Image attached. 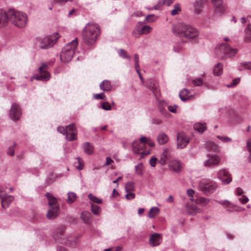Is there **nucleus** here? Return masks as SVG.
I'll return each instance as SVG.
<instances>
[{"instance_id":"nucleus-1","label":"nucleus","mask_w":251,"mask_h":251,"mask_svg":"<svg viewBox=\"0 0 251 251\" xmlns=\"http://www.w3.org/2000/svg\"><path fill=\"white\" fill-rule=\"evenodd\" d=\"M172 31L176 35L190 39H195L199 35V32L196 28L181 22L174 24Z\"/></svg>"},{"instance_id":"nucleus-2","label":"nucleus","mask_w":251,"mask_h":251,"mask_svg":"<svg viewBox=\"0 0 251 251\" xmlns=\"http://www.w3.org/2000/svg\"><path fill=\"white\" fill-rule=\"evenodd\" d=\"M100 34V26L94 23H90L84 27L82 36L83 42L89 46L94 44Z\"/></svg>"},{"instance_id":"nucleus-3","label":"nucleus","mask_w":251,"mask_h":251,"mask_svg":"<svg viewBox=\"0 0 251 251\" xmlns=\"http://www.w3.org/2000/svg\"><path fill=\"white\" fill-rule=\"evenodd\" d=\"M7 16L8 21L18 28H25L28 25V18L26 13L24 12L10 9L8 11Z\"/></svg>"},{"instance_id":"nucleus-4","label":"nucleus","mask_w":251,"mask_h":251,"mask_svg":"<svg viewBox=\"0 0 251 251\" xmlns=\"http://www.w3.org/2000/svg\"><path fill=\"white\" fill-rule=\"evenodd\" d=\"M146 144L149 145L150 147H153L155 144L154 142L149 137L145 136L141 137L140 140H135L132 143L133 152L135 154H140V158L143 157L144 155H148L151 153V150L145 151L144 148Z\"/></svg>"},{"instance_id":"nucleus-5","label":"nucleus","mask_w":251,"mask_h":251,"mask_svg":"<svg viewBox=\"0 0 251 251\" xmlns=\"http://www.w3.org/2000/svg\"><path fill=\"white\" fill-rule=\"evenodd\" d=\"M77 45V39L68 43L62 49L60 53L61 61L64 63L68 62L72 59Z\"/></svg>"},{"instance_id":"nucleus-6","label":"nucleus","mask_w":251,"mask_h":251,"mask_svg":"<svg viewBox=\"0 0 251 251\" xmlns=\"http://www.w3.org/2000/svg\"><path fill=\"white\" fill-rule=\"evenodd\" d=\"M48 200V204L51 206L48 211L47 217L49 219L55 218L59 214V206L57 204V199L49 193L46 194Z\"/></svg>"},{"instance_id":"nucleus-7","label":"nucleus","mask_w":251,"mask_h":251,"mask_svg":"<svg viewBox=\"0 0 251 251\" xmlns=\"http://www.w3.org/2000/svg\"><path fill=\"white\" fill-rule=\"evenodd\" d=\"M59 37L60 35L58 33L55 32L45 37L40 42L39 44L40 48L47 49L52 47L57 42Z\"/></svg>"},{"instance_id":"nucleus-8","label":"nucleus","mask_w":251,"mask_h":251,"mask_svg":"<svg viewBox=\"0 0 251 251\" xmlns=\"http://www.w3.org/2000/svg\"><path fill=\"white\" fill-rule=\"evenodd\" d=\"M48 64L44 63L39 68V72L40 75L33 76L31 78V80L32 81L33 79L37 80L48 81L50 77V74L47 71Z\"/></svg>"},{"instance_id":"nucleus-9","label":"nucleus","mask_w":251,"mask_h":251,"mask_svg":"<svg viewBox=\"0 0 251 251\" xmlns=\"http://www.w3.org/2000/svg\"><path fill=\"white\" fill-rule=\"evenodd\" d=\"M217 177L224 184H228L232 180L231 174L225 168L220 169L218 171Z\"/></svg>"},{"instance_id":"nucleus-10","label":"nucleus","mask_w":251,"mask_h":251,"mask_svg":"<svg viewBox=\"0 0 251 251\" xmlns=\"http://www.w3.org/2000/svg\"><path fill=\"white\" fill-rule=\"evenodd\" d=\"M141 25L142 23L139 22L133 30L132 34L134 36L138 37L142 34H147L151 31L152 28L151 26L144 25L141 27Z\"/></svg>"},{"instance_id":"nucleus-11","label":"nucleus","mask_w":251,"mask_h":251,"mask_svg":"<svg viewBox=\"0 0 251 251\" xmlns=\"http://www.w3.org/2000/svg\"><path fill=\"white\" fill-rule=\"evenodd\" d=\"M0 198L1 206L4 209L7 208L14 199L13 196L6 194L2 189H0Z\"/></svg>"},{"instance_id":"nucleus-12","label":"nucleus","mask_w":251,"mask_h":251,"mask_svg":"<svg viewBox=\"0 0 251 251\" xmlns=\"http://www.w3.org/2000/svg\"><path fill=\"white\" fill-rule=\"evenodd\" d=\"M217 184L215 182L206 183L201 182L199 184L200 190L206 194L213 193L217 188Z\"/></svg>"},{"instance_id":"nucleus-13","label":"nucleus","mask_w":251,"mask_h":251,"mask_svg":"<svg viewBox=\"0 0 251 251\" xmlns=\"http://www.w3.org/2000/svg\"><path fill=\"white\" fill-rule=\"evenodd\" d=\"M218 202L229 212L241 211L244 210L243 208L239 207L238 205L232 203L227 200L219 201H218Z\"/></svg>"},{"instance_id":"nucleus-14","label":"nucleus","mask_w":251,"mask_h":251,"mask_svg":"<svg viewBox=\"0 0 251 251\" xmlns=\"http://www.w3.org/2000/svg\"><path fill=\"white\" fill-rule=\"evenodd\" d=\"M77 132L74 124H70L66 126V138L69 141H73L77 139Z\"/></svg>"},{"instance_id":"nucleus-15","label":"nucleus","mask_w":251,"mask_h":251,"mask_svg":"<svg viewBox=\"0 0 251 251\" xmlns=\"http://www.w3.org/2000/svg\"><path fill=\"white\" fill-rule=\"evenodd\" d=\"M22 115L20 106L16 103H13L9 111V116L11 119L16 121L18 120Z\"/></svg>"},{"instance_id":"nucleus-16","label":"nucleus","mask_w":251,"mask_h":251,"mask_svg":"<svg viewBox=\"0 0 251 251\" xmlns=\"http://www.w3.org/2000/svg\"><path fill=\"white\" fill-rule=\"evenodd\" d=\"M189 142V138L183 132H179L177 135V148L183 149L185 147Z\"/></svg>"},{"instance_id":"nucleus-17","label":"nucleus","mask_w":251,"mask_h":251,"mask_svg":"<svg viewBox=\"0 0 251 251\" xmlns=\"http://www.w3.org/2000/svg\"><path fill=\"white\" fill-rule=\"evenodd\" d=\"M220 50L224 54L229 57L235 55L237 52V49L232 48L226 43L221 44Z\"/></svg>"},{"instance_id":"nucleus-18","label":"nucleus","mask_w":251,"mask_h":251,"mask_svg":"<svg viewBox=\"0 0 251 251\" xmlns=\"http://www.w3.org/2000/svg\"><path fill=\"white\" fill-rule=\"evenodd\" d=\"M169 169L175 173H179L182 168V164L178 160L173 159L169 161Z\"/></svg>"},{"instance_id":"nucleus-19","label":"nucleus","mask_w":251,"mask_h":251,"mask_svg":"<svg viewBox=\"0 0 251 251\" xmlns=\"http://www.w3.org/2000/svg\"><path fill=\"white\" fill-rule=\"evenodd\" d=\"M215 11L220 14H223L226 11V7L223 3V0H211Z\"/></svg>"},{"instance_id":"nucleus-20","label":"nucleus","mask_w":251,"mask_h":251,"mask_svg":"<svg viewBox=\"0 0 251 251\" xmlns=\"http://www.w3.org/2000/svg\"><path fill=\"white\" fill-rule=\"evenodd\" d=\"M220 161L221 158L219 156L211 155L204 162V165L207 167H211L212 165H218Z\"/></svg>"},{"instance_id":"nucleus-21","label":"nucleus","mask_w":251,"mask_h":251,"mask_svg":"<svg viewBox=\"0 0 251 251\" xmlns=\"http://www.w3.org/2000/svg\"><path fill=\"white\" fill-rule=\"evenodd\" d=\"M162 241V234L154 233L150 236L149 242L152 247L158 246Z\"/></svg>"},{"instance_id":"nucleus-22","label":"nucleus","mask_w":251,"mask_h":251,"mask_svg":"<svg viewBox=\"0 0 251 251\" xmlns=\"http://www.w3.org/2000/svg\"><path fill=\"white\" fill-rule=\"evenodd\" d=\"M171 158V153L170 150L165 148L163 150V152L160 154V158L159 160V163L161 165H164L170 160Z\"/></svg>"},{"instance_id":"nucleus-23","label":"nucleus","mask_w":251,"mask_h":251,"mask_svg":"<svg viewBox=\"0 0 251 251\" xmlns=\"http://www.w3.org/2000/svg\"><path fill=\"white\" fill-rule=\"evenodd\" d=\"M203 0H196L193 4V11L195 15H200L203 10Z\"/></svg>"},{"instance_id":"nucleus-24","label":"nucleus","mask_w":251,"mask_h":251,"mask_svg":"<svg viewBox=\"0 0 251 251\" xmlns=\"http://www.w3.org/2000/svg\"><path fill=\"white\" fill-rule=\"evenodd\" d=\"M156 139L158 144L163 145L168 142L169 137L164 132L161 131L158 134Z\"/></svg>"},{"instance_id":"nucleus-25","label":"nucleus","mask_w":251,"mask_h":251,"mask_svg":"<svg viewBox=\"0 0 251 251\" xmlns=\"http://www.w3.org/2000/svg\"><path fill=\"white\" fill-rule=\"evenodd\" d=\"M7 15L8 12H5L4 11L0 9V27L4 26L7 23L8 21Z\"/></svg>"},{"instance_id":"nucleus-26","label":"nucleus","mask_w":251,"mask_h":251,"mask_svg":"<svg viewBox=\"0 0 251 251\" xmlns=\"http://www.w3.org/2000/svg\"><path fill=\"white\" fill-rule=\"evenodd\" d=\"M100 87L104 92H107L111 90L112 86L109 80H105L100 83Z\"/></svg>"},{"instance_id":"nucleus-27","label":"nucleus","mask_w":251,"mask_h":251,"mask_svg":"<svg viewBox=\"0 0 251 251\" xmlns=\"http://www.w3.org/2000/svg\"><path fill=\"white\" fill-rule=\"evenodd\" d=\"M83 148L84 152L89 155L94 153V147L89 142H85L83 144Z\"/></svg>"},{"instance_id":"nucleus-28","label":"nucleus","mask_w":251,"mask_h":251,"mask_svg":"<svg viewBox=\"0 0 251 251\" xmlns=\"http://www.w3.org/2000/svg\"><path fill=\"white\" fill-rule=\"evenodd\" d=\"M244 39L251 42V24H248L244 29Z\"/></svg>"},{"instance_id":"nucleus-29","label":"nucleus","mask_w":251,"mask_h":251,"mask_svg":"<svg viewBox=\"0 0 251 251\" xmlns=\"http://www.w3.org/2000/svg\"><path fill=\"white\" fill-rule=\"evenodd\" d=\"M223 65L221 63H218L214 67L213 72L215 76H218L223 73Z\"/></svg>"},{"instance_id":"nucleus-30","label":"nucleus","mask_w":251,"mask_h":251,"mask_svg":"<svg viewBox=\"0 0 251 251\" xmlns=\"http://www.w3.org/2000/svg\"><path fill=\"white\" fill-rule=\"evenodd\" d=\"M194 128L195 130L201 133L206 129V126L205 123H197L194 124Z\"/></svg>"},{"instance_id":"nucleus-31","label":"nucleus","mask_w":251,"mask_h":251,"mask_svg":"<svg viewBox=\"0 0 251 251\" xmlns=\"http://www.w3.org/2000/svg\"><path fill=\"white\" fill-rule=\"evenodd\" d=\"M91 217V214L89 212L84 211L81 214V219L87 224L89 223Z\"/></svg>"},{"instance_id":"nucleus-32","label":"nucleus","mask_w":251,"mask_h":251,"mask_svg":"<svg viewBox=\"0 0 251 251\" xmlns=\"http://www.w3.org/2000/svg\"><path fill=\"white\" fill-rule=\"evenodd\" d=\"M68 198L67 200V202L69 204L73 203L77 198L76 194L73 192H69L67 194Z\"/></svg>"},{"instance_id":"nucleus-33","label":"nucleus","mask_w":251,"mask_h":251,"mask_svg":"<svg viewBox=\"0 0 251 251\" xmlns=\"http://www.w3.org/2000/svg\"><path fill=\"white\" fill-rule=\"evenodd\" d=\"M209 202V200L203 197H199L195 201L197 204H200L202 206H206Z\"/></svg>"},{"instance_id":"nucleus-34","label":"nucleus","mask_w":251,"mask_h":251,"mask_svg":"<svg viewBox=\"0 0 251 251\" xmlns=\"http://www.w3.org/2000/svg\"><path fill=\"white\" fill-rule=\"evenodd\" d=\"M159 209L157 207L151 208L149 211L148 216L150 218H153L158 214Z\"/></svg>"},{"instance_id":"nucleus-35","label":"nucleus","mask_w":251,"mask_h":251,"mask_svg":"<svg viewBox=\"0 0 251 251\" xmlns=\"http://www.w3.org/2000/svg\"><path fill=\"white\" fill-rule=\"evenodd\" d=\"M186 209L189 214H193L194 213L200 212V209L198 208L196 206H189L188 204L186 205Z\"/></svg>"},{"instance_id":"nucleus-36","label":"nucleus","mask_w":251,"mask_h":251,"mask_svg":"<svg viewBox=\"0 0 251 251\" xmlns=\"http://www.w3.org/2000/svg\"><path fill=\"white\" fill-rule=\"evenodd\" d=\"M181 11L180 5L179 3H176L174 5L173 9L171 11V14L172 16H175L178 14Z\"/></svg>"},{"instance_id":"nucleus-37","label":"nucleus","mask_w":251,"mask_h":251,"mask_svg":"<svg viewBox=\"0 0 251 251\" xmlns=\"http://www.w3.org/2000/svg\"><path fill=\"white\" fill-rule=\"evenodd\" d=\"M189 94V91L186 89H183L179 93V97L182 101H185L188 99L187 95Z\"/></svg>"},{"instance_id":"nucleus-38","label":"nucleus","mask_w":251,"mask_h":251,"mask_svg":"<svg viewBox=\"0 0 251 251\" xmlns=\"http://www.w3.org/2000/svg\"><path fill=\"white\" fill-rule=\"evenodd\" d=\"M88 198L90 199V201H93V202L98 203V204H100L102 203V201L101 199H99V198L94 196L92 194H89L88 195Z\"/></svg>"},{"instance_id":"nucleus-39","label":"nucleus","mask_w":251,"mask_h":251,"mask_svg":"<svg viewBox=\"0 0 251 251\" xmlns=\"http://www.w3.org/2000/svg\"><path fill=\"white\" fill-rule=\"evenodd\" d=\"M125 190L126 193L131 192L134 190V184L132 182H127L125 185Z\"/></svg>"},{"instance_id":"nucleus-40","label":"nucleus","mask_w":251,"mask_h":251,"mask_svg":"<svg viewBox=\"0 0 251 251\" xmlns=\"http://www.w3.org/2000/svg\"><path fill=\"white\" fill-rule=\"evenodd\" d=\"M91 210L94 214L99 215L100 213L101 208L99 206L93 204L91 205Z\"/></svg>"},{"instance_id":"nucleus-41","label":"nucleus","mask_w":251,"mask_h":251,"mask_svg":"<svg viewBox=\"0 0 251 251\" xmlns=\"http://www.w3.org/2000/svg\"><path fill=\"white\" fill-rule=\"evenodd\" d=\"M135 171L137 174L142 175L143 171V166L142 163H139L135 166Z\"/></svg>"},{"instance_id":"nucleus-42","label":"nucleus","mask_w":251,"mask_h":251,"mask_svg":"<svg viewBox=\"0 0 251 251\" xmlns=\"http://www.w3.org/2000/svg\"><path fill=\"white\" fill-rule=\"evenodd\" d=\"M118 53H119V55L121 57H122L124 58H127L128 59H130V56L129 55H127L126 54V51L123 49H120L118 51Z\"/></svg>"},{"instance_id":"nucleus-43","label":"nucleus","mask_w":251,"mask_h":251,"mask_svg":"<svg viewBox=\"0 0 251 251\" xmlns=\"http://www.w3.org/2000/svg\"><path fill=\"white\" fill-rule=\"evenodd\" d=\"M192 82L196 86H201L203 84V79L201 78H197L194 79Z\"/></svg>"},{"instance_id":"nucleus-44","label":"nucleus","mask_w":251,"mask_h":251,"mask_svg":"<svg viewBox=\"0 0 251 251\" xmlns=\"http://www.w3.org/2000/svg\"><path fill=\"white\" fill-rule=\"evenodd\" d=\"M206 145L210 150L215 151L218 149V146L212 142L209 141L207 142Z\"/></svg>"},{"instance_id":"nucleus-45","label":"nucleus","mask_w":251,"mask_h":251,"mask_svg":"<svg viewBox=\"0 0 251 251\" xmlns=\"http://www.w3.org/2000/svg\"><path fill=\"white\" fill-rule=\"evenodd\" d=\"M164 4H165V3L164 2V0H159V1H158L157 4L154 6V7L152 8V9H153L154 10H159ZM150 9H152V8H151Z\"/></svg>"},{"instance_id":"nucleus-46","label":"nucleus","mask_w":251,"mask_h":251,"mask_svg":"<svg viewBox=\"0 0 251 251\" xmlns=\"http://www.w3.org/2000/svg\"><path fill=\"white\" fill-rule=\"evenodd\" d=\"M93 97L96 100H104L105 98V96L103 93H101L100 94H94Z\"/></svg>"},{"instance_id":"nucleus-47","label":"nucleus","mask_w":251,"mask_h":251,"mask_svg":"<svg viewBox=\"0 0 251 251\" xmlns=\"http://www.w3.org/2000/svg\"><path fill=\"white\" fill-rule=\"evenodd\" d=\"M101 107L103 109L105 110H110L111 109V106L108 102H103Z\"/></svg>"},{"instance_id":"nucleus-48","label":"nucleus","mask_w":251,"mask_h":251,"mask_svg":"<svg viewBox=\"0 0 251 251\" xmlns=\"http://www.w3.org/2000/svg\"><path fill=\"white\" fill-rule=\"evenodd\" d=\"M217 138L223 142H229L231 141V139L226 136H217Z\"/></svg>"},{"instance_id":"nucleus-49","label":"nucleus","mask_w":251,"mask_h":251,"mask_svg":"<svg viewBox=\"0 0 251 251\" xmlns=\"http://www.w3.org/2000/svg\"><path fill=\"white\" fill-rule=\"evenodd\" d=\"M122 248L120 246L114 247L110 248L108 249H106L104 250L103 251H120L122 250Z\"/></svg>"},{"instance_id":"nucleus-50","label":"nucleus","mask_w":251,"mask_h":251,"mask_svg":"<svg viewBox=\"0 0 251 251\" xmlns=\"http://www.w3.org/2000/svg\"><path fill=\"white\" fill-rule=\"evenodd\" d=\"M177 106L176 105H168L167 108L171 112L176 113V108Z\"/></svg>"},{"instance_id":"nucleus-51","label":"nucleus","mask_w":251,"mask_h":251,"mask_svg":"<svg viewBox=\"0 0 251 251\" xmlns=\"http://www.w3.org/2000/svg\"><path fill=\"white\" fill-rule=\"evenodd\" d=\"M157 161V158L156 157H152L150 159V164L152 167H155L156 162Z\"/></svg>"},{"instance_id":"nucleus-52","label":"nucleus","mask_w":251,"mask_h":251,"mask_svg":"<svg viewBox=\"0 0 251 251\" xmlns=\"http://www.w3.org/2000/svg\"><path fill=\"white\" fill-rule=\"evenodd\" d=\"M7 154L10 156H13L15 154L14 146L9 147L7 151Z\"/></svg>"},{"instance_id":"nucleus-53","label":"nucleus","mask_w":251,"mask_h":251,"mask_svg":"<svg viewBox=\"0 0 251 251\" xmlns=\"http://www.w3.org/2000/svg\"><path fill=\"white\" fill-rule=\"evenodd\" d=\"M134 60L135 62V68H137L139 66V59L138 54H135L134 55Z\"/></svg>"},{"instance_id":"nucleus-54","label":"nucleus","mask_w":251,"mask_h":251,"mask_svg":"<svg viewBox=\"0 0 251 251\" xmlns=\"http://www.w3.org/2000/svg\"><path fill=\"white\" fill-rule=\"evenodd\" d=\"M77 160H78V163L79 165L78 166H77L76 167L77 169H78L79 170H82L83 168V164L82 160H81V159L80 157H78Z\"/></svg>"},{"instance_id":"nucleus-55","label":"nucleus","mask_w":251,"mask_h":251,"mask_svg":"<svg viewBox=\"0 0 251 251\" xmlns=\"http://www.w3.org/2000/svg\"><path fill=\"white\" fill-rule=\"evenodd\" d=\"M135 194L131 192L127 193V194L125 196V198L127 200L133 199L135 198Z\"/></svg>"},{"instance_id":"nucleus-56","label":"nucleus","mask_w":251,"mask_h":251,"mask_svg":"<svg viewBox=\"0 0 251 251\" xmlns=\"http://www.w3.org/2000/svg\"><path fill=\"white\" fill-rule=\"evenodd\" d=\"M146 20L150 22H153L155 21L153 15H149L146 17Z\"/></svg>"},{"instance_id":"nucleus-57","label":"nucleus","mask_w":251,"mask_h":251,"mask_svg":"<svg viewBox=\"0 0 251 251\" xmlns=\"http://www.w3.org/2000/svg\"><path fill=\"white\" fill-rule=\"evenodd\" d=\"M236 193L237 195H238V196L244 197V191L240 188H236Z\"/></svg>"},{"instance_id":"nucleus-58","label":"nucleus","mask_w":251,"mask_h":251,"mask_svg":"<svg viewBox=\"0 0 251 251\" xmlns=\"http://www.w3.org/2000/svg\"><path fill=\"white\" fill-rule=\"evenodd\" d=\"M241 65L247 69L251 70V62H250L243 63Z\"/></svg>"},{"instance_id":"nucleus-59","label":"nucleus","mask_w":251,"mask_h":251,"mask_svg":"<svg viewBox=\"0 0 251 251\" xmlns=\"http://www.w3.org/2000/svg\"><path fill=\"white\" fill-rule=\"evenodd\" d=\"M239 201L242 203H246L249 201V199L247 197H241L239 198Z\"/></svg>"},{"instance_id":"nucleus-60","label":"nucleus","mask_w":251,"mask_h":251,"mask_svg":"<svg viewBox=\"0 0 251 251\" xmlns=\"http://www.w3.org/2000/svg\"><path fill=\"white\" fill-rule=\"evenodd\" d=\"M160 112L162 114L166 117H169L171 116V114H169L165 109H160Z\"/></svg>"},{"instance_id":"nucleus-61","label":"nucleus","mask_w":251,"mask_h":251,"mask_svg":"<svg viewBox=\"0 0 251 251\" xmlns=\"http://www.w3.org/2000/svg\"><path fill=\"white\" fill-rule=\"evenodd\" d=\"M57 130L58 132H59L60 133H62L63 134L65 135V131H66V128H65L63 126H59L57 128Z\"/></svg>"},{"instance_id":"nucleus-62","label":"nucleus","mask_w":251,"mask_h":251,"mask_svg":"<svg viewBox=\"0 0 251 251\" xmlns=\"http://www.w3.org/2000/svg\"><path fill=\"white\" fill-rule=\"evenodd\" d=\"M113 162V160L110 157H107L106 158L105 165H109Z\"/></svg>"},{"instance_id":"nucleus-63","label":"nucleus","mask_w":251,"mask_h":251,"mask_svg":"<svg viewBox=\"0 0 251 251\" xmlns=\"http://www.w3.org/2000/svg\"><path fill=\"white\" fill-rule=\"evenodd\" d=\"M187 194L189 196L192 197L194 194V191L191 189H189L187 190Z\"/></svg>"},{"instance_id":"nucleus-64","label":"nucleus","mask_w":251,"mask_h":251,"mask_svg":"<svg viewBox=\"0 0 251 251\" xmlns=\"http://www.w3.org/2000/svg\"><path fill=\"white\" fill-rule=\"evenodd\" d=\"M247 147L249 151L251 152V139L248 141Z\"/></svg>"}]
</instances>
